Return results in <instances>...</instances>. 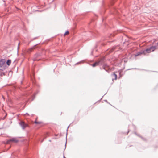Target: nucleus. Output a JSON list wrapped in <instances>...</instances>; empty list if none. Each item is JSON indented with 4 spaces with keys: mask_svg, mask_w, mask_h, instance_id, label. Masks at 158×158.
<instances>
[{
    "mask_svg": "<svg viewBox=\"0 0 158 158\" xmlns=\"http://www.w3.org/2000/svg\"><path fill=\"white\" fill-rule=\"evenodd\" d=\"M156 49V47L152 46L147 48L145 50L143 51V54L146 55L147 53H149L152 52H153Z\"/></svg>",
    "mask_w": 158,
    "mask_h": 158,
    "instance_id": "1",
    "label": "nucleus"
},
{
    "mask_svg": "<svg viewBox=\"0 0 158 158\" xmlns=\"http://www.w3.org/2000/svg\"><path fill=\"white\" fill-rule=\"evenodd\" d=\"M10 142H12L15 143H17L18 142V140L15 138H13L10 140L7 141L6 142V143H10Z\"/></svg>",
    "mask_w": 158,
    "mask_h": 158,
    "instance_id": "2",
    "label": "nucleus"
},
{
    "mask_svg": "<svg viewBox=\"0 0 158 158\" xmlns=\"http://www.w3.org/2000/svg\"><path fill=\"white\" fill-rule=\"evenodd\" d=\"M6 63V60L5 59L0 60V67L2 68L4 66Z\"/></svg>",
    "mask_w": 158,
    "mask_h": 158,
    "instance_id": "3",
    "label": "nucleus"
},
{
    "mask_svg": "<svg viewBox=\"0 0 158 158\" xmlns=\"http://www.w3.org/2000/svg\"><path fill=\"white\" fill-rule=\"evenodd\" d=\"M111 77H112V80L113 81L114 80H116L117 78V75L114 73H113L111 75Z\"/></svg>",
    "mask_w": 158,
    "mask_h": 158,
    "instance_id": "4",
    "label": "nucleus"
},
{
    "mask_svg": "<svg viewBox=\"0 0 158 158\" xmlns=\"http://www.w3.org/2000/svg\"><path fill=\"white\" fill-rule=\"evenodd\" d=\"M20 124L23 129H24L27 127L28 126L27 124H25L24 122L23 121L21 122Z\"/></svg>",
    "mask_w": 158,
    "mask_h": 158,
    "instance_id": "5",
    "label": "nucleus"
},
{
    "mask_svg": "<svg viewBox=\"0 0 158 158\" xmlns=\"http://www.w3.org/2000/svg\"><path fill=\"white\" fill-rule=\"evenodd\" d=\"M33 48H29L27 51V52L28 53H30L33 51Z\"/></svg>",
    "mask_w": 158,
    "mask_h": 158,
    "instance_id": "6",
    "label": "nucleus"
},
{
    "mask_svg": "<svg viewBox=\"0 0 158 158\" xmlns=\"http://www.w3.org/2000/svg\"><path fill=\"white\" fill-rule=\"evenodd\" d=\"M11 63V60H8L6 62V64L8 66H9L10 65Z\"/></svg>",
    "mask_w": 158,
    "mask_h": 158,
    "instance_id": "7",
    "label": "nucleus"
},
{
    "mask_svg": "<svg viewBox=\"0 0 158 158\" xmlns=\"http://www.w3.org/2000/svg\"><path fill=\"white\" fill-rule=\"evenodd\" d=\"M99 63V62H96L95 63H94V64L92 65V66L94 67H95L96 66H97V65H98Z\"/></svg>",
    "mask_w": 158,
    "mask_h": 158,
    "instance_id": "8",
    "label": "nucleus"
},
{
    "mask_svg": "<svg viewBox=\"0 0 158 158\" xmlns=\"http://www.w3.org/2000/svg\"><path fill=\"white\" fill-rule=\"evenodd\" d=\"M142 54H143V51H141V52H139L136 55V56H139V55H140Z\"/></svg>",
    "mask_w": 158,
    "mask_h": 158,
    "instance_id": "9",
    "label": "nucleus"
},
{
    "mask_svg": "<svg viewBox=\"0 0 158 158\" xmlns=\"http://www.w3.org/2000/svg\"><path fill=\"white\" fill-rule=\"evenodd\" d=\"M69 34V32L68 31L66 32L64 34V36H65L66 35H68Z\"/></svg>",
    "mask_w": 158,
    "mask_h": 158,
    "instance_id": "10",
    "label": "nucleus"
},
{
    "mask_svg": "<svg viewBox=\"0 0 158 158\" xmlns=\"http://www.w3.org/2000/svg\"><path fill=\"white\" fill-rule=\"evenodd\" d=\"M35 123L36 124H41V122H38L36 121L35 122Z\"/></svg>",
    "mask_w": 158,
    "mask_h": 158,
    "instance_id": "11",
    "label": "nucleus"
},
{
    "mask_svg": "<svg viewBox=\"0 0 158 158\" xmlns=\"http://www.w3.org/2000/svg\"><path fill=\"white\" fill-rule=\"evenodd\" d=\"M116 47L113 48L111 50V52H112L114 50H115L116 49Z\"/></svg>",
    "mask_w": 158,
    "mask_h": 158,
    "instance_id": "12",
    "label": "nucleus"
},
{
    "mask_svg": "<svg viewBox=\"0 0 158 158\" xmlns=\"http://www.w3.org/2000/svg\"><path fill=\"white\" fill-rule=\"evenodd\" d=\"M155 46L156 47V49L158 48V43H157V45Z\"/></svg>",
    "mask_w": 158,
    "mask_h": 158,
    "instance_id": "13",
    "label": "nucleus"
},
{
    "mask_svg": "<svg viewBox=\"0 0 158 158\" xmlns=\"http://www.w3.org/2000/svg\"><path fill=\"white\" fill-rule=\"evenodd\" d=\"M47 135H48V136H49V133H47Z\"/></svg>",
    "mask_w": 158,
    "mask_h": 158,
    "instance_id": "14",
    "label": "nucleus"
},
{
    "mask_svg": "<svg viewBox=\"0 0 158 158\" xmlns=\"http://www.w3.org/2000/svg\"><path fill=\"white\" fill-rule=\"evenodd\" d=\"M43 140H42L41 141V142H43Z\"/></svg>",
    "mask_w": 158,
    "mask_h": 158,
    "instance_id": "15",
    "label": "nucleus"
}]
</instances>
